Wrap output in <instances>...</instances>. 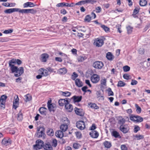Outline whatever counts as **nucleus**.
<instances>
[{"instance_id": "nucleus-58", "label": "nucleus", "mask_w": 150, "mask_h": 150, "mask_svg": "<svg viewBox=\"0 0 150 150\" xmlns=\"http://www.w3.org/2000/svg\"><path fill=\"white\" fill-rule=\"evenodd\" d=\"M8 40V39L7 38H0V41L1 42H7Z\"/></svg>"}, {"instance_id": "nucleus-50", "label": "nucleus", "mask_w": 150, "mask_h": 150, "mask_svg": "<svg viewBox=\"0 0 150 150\" xmlns=\"http://www.w3.org/2000/svg\"><path fill=\"white\" fill-rule=\"evenodd\" d=\"M127 29L128 34H130L132 33L133 29L132 27L130 26H128L127 27Z\"/></svg>"}, {"instance_id": "nucleus-63", "label": "nucleus", "mask_w": 150, "mask_h": 150, "mask_svg": "<svg viewBox=\"0 0 150 150\" xmlns=\"http://www.w3.org/2000/svg\"><path fill=\"white\" fill-rule=\"evenodd\" d=\"M96 12L97 13H100L101 11V8L99 6L97 7L96 8Z\"/></svg>"}, {"instance_id": "nucleus-17", "label": "nucleus", "mask_w": 150, "mask_h": 150, "mask_svg": "<svg viewBox=\"0 0 150 150\" xmlns=\"http://www.w3.org/2000/svg\"><path fill=\"white\" fill-rule=\"evenodd\" d=\"M23 6L24 8H26L28 7H33L35 6V5L32 2H28L24 4Z\"/></svg>"}, {"instance_id": "nucleus-20", "label": "nucleus", "mask_w": 150, "mask_h": 150, "mask_svg": "<svg viewBox=\"0 0 150 150\" xmlns=\"http://www.w3.org/2000/svg\"><path fill=\"white\" fill-rule=\"evenodd\" d=\"M39 73L41 74L44 76H47L48 75V72L46 69H41L39 70Z\"/></svg>"}, {"instance_id": "nucleus-8", "label": "nucleus", "mask_w": 150, "mask_h": 150, "mask_svg": "<svg viewBox=\"0 0 150 150\" xmlns=\"http://www.w3.org/2000/svg\"><path fill=\"white\" fill-rule=\"evenodd\" d=\"M91 80L94 83H97L100 80V77L97 74H93L91 77Z\"/></svg>"}, {"instance_id": "nucleus-31", "label": "nucleus", "mask_w": 150, "mask_h": 150, "mask_svg": "<svg viewBox=\"0 0 150 150\" xmlns=\"http://www.w3.org/2000/svg\"><path fill=\"white\" fill-rule=\"evenodd\" d=\"M112 136H113L116 138H121V137L120 136L119 133L116 131H113L112 133Z\"/></svg>"}, {"instance_id": "nucleus-60", "label": "nucleus", "mask_w": 150, "mask_h": 150, "mask_svg": "<svg viewBox=\"0 0 150 150\" xmlns=\"http://www.w3.org/2000/svg\"><path fill=\"white\" fill-rule=\"evenodd\" d=\"M116 28L117 29L118 31L120 33H121L122 31L121 30V25L119 24H117L116 25Z\"/></svg>"}, {"instance_id": "nucleus-9", "label": "nucleus", "mask_w": 150, "mask_h": 150, "mask_svg": "<svg viewBox=\"0 0 150 150\" xmlns=\"http://www.w3.org/2000/svg\"><path fill=\"white\" fill-rule=\"evenodd\" d=\"M48 108L50 111H54L56 108V105L54 104L51 103V101L49 100L47 103Z\"/></svg>"}, {"instance_id": "nucleus-39", "label": "nucleus", "mask_w": 150, "mask_h": 150, "mask_svg": "<svg viewBox=\"0 0 150 150\" xmlns=\"http://www.w3.org/2000/svg\"><path fill=\"white\" fill-rule=\"evenodd\" d=\"M134 137L136 138H134V139H137V140H139L144 138V136L142 135H138L137 134H136L135 135H134Z\"/></svg>"}, {"instance_id": "nucleus-1", "label": "nucleus", "mask_w": 150, "mask_h": 150, "mask_svg": "<svg viewBox=\"0 0 150 150\" xmlns=\"http://www.w3.org/2000/svg\"><path fill=\"white\" fill-rule=\"evenodd\" d=\"M63 124L60 126V129L63 132L66 131L68 128V126L69 124V121L68 119L64 117L62 119Z\"/></svg>"}, {"instance_id": "nucleus-57", "label": "nucleus", "mask_w": 150, "mask_h": 150, "mask_svg": "<svg viewBox=\"0 0 150 150\" xmlns=\"http://www.w3.org/2000/svg\"><path fill=\"white\" fill-rule=\"evenodd\" d=\"M80 145L77 143H74L73 144V147L75 149H77L79 148Z\"/></svg>"}, {"instance_id": "nucleus-35", "label": "nucleus", "mask_w": 150, "mask_h": 150, "mask_svg": "<svg viewBox=\"0 0 150 150\" xmlns=\"http://www.w3.org/2000/svg\"><path fill=\"white\" fill-rule=\"evenodd\" d=\"M47 108L44 107H41L39 110L41 114L45 115V114Z\"/></svg>"}, {"instance_id": "nucleus-5", "label": "nucleus", "mask_w": 150, "mask_h": 150, "mask_svg": "<svg viewBox=\"0 0 150 150\" xmlns=\"http://www.w3.org/2000/svg\"><path fill=\"white\" fill-rule=\"evenodd\" d=\"M94 44L96 47H100L104 44L103 40L100 38H97L94 40Z\"/></svg>"}, {"instance_id": "nucleus-51", "label": "nucleus", "mask_w": 150, "mask_h": 150, "mask_svg": "<svg viewBox=\"0 0 150 150\" xmlns=\"http://www.w3.org/2000/svg\"><path fill=\"white\" fill-rule=\"evenodd\" d=\"M123 71L125 72H127L129 71L130 67L127 65L124 66L123 67Z\"/></svg>"}, {"instance_id": "nucleus-26", "label": "nucleus", "mask_w": 150, "mask_h": 150, "mask_svg": "<svg viewBox=\"0 0 150 150\" xmlns=\"http://www.w3.org/2000/svg\"><path fill=\"white\" fill-rule=\"evenodd\" d=\"M6 98L7 96L5 95H3L1 96L0 100V102L1 105L4 106V105L5 104Z\"/></svg>"}, {"instance_id": "nucleus-29", "label": "nucleus", "mask_w": 150, "mask_h": 150, "mask_svg": "<svg viewBox=\"0 0 150 150\" xmlns=\"http://www.w3.org/2000/svg\"><path fill=\"white\" fill-rule=\"evenodd\" d=\"M88 107L95 109H97L99 108V107L95 103H88Z\"/></svg>"}, {"instance_id": "nucleus-18", "label": "nucleus", "mask_w": 150, "mask_h": 150, "mask_svg": "<svg viewBox=\"0 0 150 150\" xmlns=\"http://www.w3.org/2000/svg\"><path fill=\"white\" fill-rule=\"evenodd\" d=\"M82 97L81 96H74L71 98V99L73 100L74 103L78 102L80 101L82 99Z\"/></svg>"}, {"instance_id": "nucleus-38", "label": "nucleus", "mask_w": 150, "mask_h": 150, "mask_svg": "<svg viewBox=\"0 0 150 150\" xmlns=\"http://www.w3.org/2000/svg\"><path fill=\"white\" fill-rule=\"evenodd\" d=\"M68 3L65 2L60 3L57 4L56 6L57 7H63L64 6H65L68 7Z\"/></svg>"}, {"instance_id": "nucleus-28", "label": "nucleus", "mask_w": 150, "mask_h": 150, "mask_svg": "<svg viewBox=\"0 0 150 150\" xmlns=\"http://www.w3.org/2000/svg\"><path fill=\"white\" fill-rule=\"evenodd\" d=\"M106 57L108 60L110 61L112 60L114 58V56L110 52H108L107 53Z\"/></svg>"}, {"instance_id": "nucleus-33", "label": "nucleus", "mask_w": 150, "mask_h": 150, "mask_svg": "<svg viewBox=\"0 0 150 150\" xmlns=\"http://www.w3.org/2000/svg\"><path fill=\"white\" fill-rule=\"evenodd\" d=\"M125 122V120L124 118H122L121 116L119 117L118 123L119 124L123 125Z\"/></svg>"}, {"instance_id": "nucleus-52", "label": "nucleus", "mask_w": 150, "mask_h": 150, "mask_svg": "<svg viewBox=\"0 0 150 150\" xmlns=\"http://www.w3.org/2000/svg\"><path fill=\"white\" fill-rule=\"evenodd\" d=\"M107 91L108 92V95L109 96H113L114 95V93L111 90V89L110 88H108L107 89Z\"/></svg>"}, {"instance_id": "nucleus-40", "label": "nucleus", "mask_w": 150, "mask_h": 150, "mask_svg": "<svg viewBox=\"0 0 150 150\" xmlns=\"http://www.w3.org/2000/svg\"><path fill=\"white\" fill-rule=\"evenodd\" d=\"M125 83L122 81H120L118 82L117 86L118 87H123L125 85Z\"/></svg>"}, {"instance_id": "nucleus-36", "label": "nucleus", "mask_w": 150, "mask_h": 150, "mask_svg": "<svg viewBox=\"0 0 150 150\" xmlns=\"http://www.w3.org/2000/svg\"><path fill=\"white\" fill-rule=\"evenodd\" d=\"M137 115H131L129 117L130 119L134 122L136 123L137 119Z\"/></svg>"}, {"instance_id": "nucleus-61", "label": "nucleus", "mask_w": 150, "mask_h": 150, "mask_svg": "<svg viewBox=\"0 0 150 150\" xmlns=\"http://www.w3.org/2000/svg\"><path fill=\"white\" fill-rule=\"evenodd\" d=\"M13 31V30L12 29H8V30H5L3 33L5 34H8L12 33Z\"/></svg>"}, {"instance_id": "nucleus-41", "label": "nucleus", "mask_w": 150, "mask_h": 150, "mask_svg": "<svg viewBox=\"0 0 150 150\" xmlns=\"http://www.w3.org/2000/svg\"><path fill=\"white\" fill-rule=\"evenodd\" d=\"M147 1L146 0H140L139 4L141 6H144L146 5Z\"/></svg>"}, {"instance_id": "nucleus-23", "label": "nucleus", "mask_w": 150, "mask_h": 150, "mask_svg": "<svg viewBox=\"0 0 150 150\" xmlns=\"http://www.w3.org/2000/svg\"><path fill=\"white\" fill-rule=\"evenodd\" d=\"M17 12V8H11L6 10L4 12L6 13H10L13 12Z\"/></svg>"}, {"instance_id": "nucleus-24", "label": "nucleus", "mask_w": 150, "mask_h": 150, "mask_svg": "<svg viewBox=\"0 0 150 150\" xmlns=\"http://www.w3.org/2000/svg\"><path fill=\"white\" fill-rule=\"evenodd\" d=\"M11 141L9 139H4L2 141V144L6 146L11 144Z\"/></svg>"}, {"instance_id": "nucleus-25", "label": "nucleus", "mask_w": 150, "mask_h": 150, "mask_svg": "<svg viewBox=\"0 0 150 150\" xmlns=\"http://www.w3.org/2000/svg\"><path fill=\"white\" fill-rule=\"evenodd\" d=\"M43 148L45 150H52V146L49 144H45L43 146Z\"/></svg>"}, {"instance_id": "nucleus-15", "label": "nucleus", "mask_w": 150, "mask_h": 150, "mask_svg": "<svg viewBox=\"0 0 150 150\" xmlns=\"http://www.w3.org/2000/svg\"><path fill=\"white\" fill-rule=\"evenodd\" d=\"M44 130H43L41 131L40 130V129H39L38 130V132H37V136L38 137H43L44 138H45L44 137Z\"/></svg>"}, {"instance_id": "nucleus-55", "label": "nucleus", "mask_w": 150, "mask_h": 150, "mask_svg": "<svg viewBox=\"0 0 150 150\" xmlns=\"http://www.w3.org/2000/svg\"><path fill=\"white\" fill-rule=\"evenodd\" d=\"M78 76V74L75 72L73 73V74L71 76V79L74 80H75L76 78Z\"/></svg>"}, {"instance_id": "nucleus-59", "label": "nucleus", "mask_w": 150, "mask_h": 150, "mask_svg": "<svg viewBox=\"0 0 150 150\" xmlns=\"http://www.w3.org/2000/svg\"><path fill=\"white\" fill-rule=\"evenodd\" d=\"M47 134L48 135L50 136H53L54 134V132L52 129H50L47 132Z\"/></svg>"}, {"instance_id": "nucleus-2", "label": "nucleus", "mask_w": 150, "mask_h": 150, "mask_svg": "<svg viewBox=\"0 0 150 150\" xmlns=\"http://www.w3.org/2000/svg\"><path fill=\"white\" fill-rule=\"evenodd\" d=\"M43 142L41 140L38 139L36 142V144L33 146V149L36 150H38L43 147Z\"/></svg>"}, {"instance_id": "nucleus-21", "label": "nucleus", "mask_w": 150, "mask_h": 150, "mask_svg": "<svg viewBox=\"0 0 150 150\" xmlns=\"http://www.w3.org/2000/svg\"><path fill=\"white\" fill-rule=\"evenodd\" d=\"M120 130L124 133H126L128 132V129L125 127V125H121L120 127Z\"/></svg>"}, {"instance_id": "nucleus-42", "label": "nucleus", "mask_w": 150, "mask_h": 150, "mask_svg": "<svg viewBox=\"0 0 150 150\" xmlns=\"http://www.w3.org/2000/svg\"><path fill=\"white\" fill-rule=\"evenodd\" d=\"M62 95L65 97H69L71 95V93L68 91L62 92Z\"/></svg>"}, {"instance_id": "nucleus-54", "label": "nucleus", "mask_w": 150, "mask_h": 150, "mask_svg": "<svg viewBox=\"0 0 150 150\" xmlns=\"http://www.w3.org/2000/svg\"><path fill=\"white\" fill-rule=\"evenodd\" d=\"M139 8H135V9L134 10L133 13L132 15L133 17H135V15L139 13Z\"/></svg>"}, {"instance_id": "nucleus-3", "label": "nucleus", "mask_w": 150, "mask_h": 150, "mask_svg": "<svg viewBox=\"0 0 150 150\" xmlns=\"http://www.w3.org/2000/svg\"><path fill=\"white\" fill-rule=\"evenodd\" d=\"M16 59H13L9 61V66L10 68L11 72L15 71L17 69V67L15 66L16 63Z\"/></svg>"}, {"instance_id": "nucleus-16", "label": "nucleus", "mask_w": 150, "mask_h": 150, "mask_svg": "<svg viewBox=\"0 0 150 150\" xmlns=\"http://www.w3.org/2000/svg\"><path fill=\"white\" fill-rule=\"evenodd\" d=\"M89 134L92 138H97L99 136L98 132L95 130L91 131L90 132Z\"/></svg>"}, {"instance_id": "nucleus-45", "label": "nucleus", "mask_w": 150, "mask_h": 150, "mask_svg": "<svg viewBox=\"0 0 150 150\" xmlns=\"http://www.w3.org/2000/svg\"><path fill=\"white\" fill-rule=\"evenodd\" d=\"M91 17L89 15H87L85 17L84 21L85 22H89L91 20Z\"/></svg>"}, {"instance_id": "nucleus-32", "label": "nucleus", "mask_w": 150, "mask_h": 150, "mask_svg": "<svg viewBox=\"0 0 150 150\" xmlns=\"http://www.w3.org/2000/svg\"><path fill=\"white\" fill-rule=\"evenodd\" d=\"M18 11L20 13H28V9H21L19 8H17V12Z\"/></svg>"}, {"instance_id": "nucleus-27", "label": "nucleus", "mask_w": 150, "mask_h": 150, "mask_svg": "<svg viewBox=\"0 0 150 150\" xmlns=\"http://www.w3.org/2000/svg\"><path fill=\"white\" fill-rule=\"evenodd\" d=\"M75 83L76 85L78 87H81L83 85V83L80 79H77L75 80Z\"/></svg>"}, {"instance_id": "nucleus-6", "label": "nucleus", "mask_w": 150, "mask_h": 150, "mask_svg": "<svg viewBox=\"0 0 150 150\" xmlns=\"http://www.w3.org/2000/svg\"><path fill=\"white\" fill-rule=\"evenodd\" d=\"M93 67L96 69H101L103 66V64L100 61H96L93 64Z\"/></svg>"}, {"instance_id": "nucleus-64", "label": "nucleus", "mask_w": 150, "mask_h": 150, "mask_svg": "<svg viewBox=\"0 0 150 150\" xmlns=\"http://www.w3.org/2000/svg\"><path fill=\"white\" fill-rule=\"evenodd\" d=\"M121 150H127V148L125 145H122L121 146Z\"/></svg>"}, {"instance_id": "nucleus-13", "label": "nucleus", "mask_w": 150, "mask_h": 150, "mask_svg": "<svg viewBox=\"0 0 150 150\" xmlns=\"http://www.w3.org/2000/svg\"><path fill=\"white\" fill-rule=\"evenodd\" d=\"M49 55L46 53L42 54L40 56V60L42 62H45L49 57Z\"/></svg>"}, {"instance_id": "nucleus-30", "label": "nucleus", "mask_w": 150, "mask_h": 150, "mask_svg": "<svg viewBox=\"0 0 150 150\" xmlns=\"http://www.w3.org/2000/svg\"><path fill=\"white\" fill-rule=\"evenodd\" d=\"M96 95H97V98H99V99H100L102 100H104V97L103 96V95L101 93L100 91H97L96 92Z\"/></svg>"}, {"instance_id": "nucleus-43", "label": "nucleus", "mask_w": 150, "mask_h": 150, "mask_svg": "<svg viewBox=\"0 0 150 150\" xmlns=\"http://www.w3.org/2000/svg\"><path fill=\"white\" fill-rule=\"evenodd\" d=\"M52 144L53 146L56 147L57 146V140L56 139H52Z\"/></svg>"}, {"instance_id": "nucleus-34", "label": "nucleus", "mask_w": 150, "mask_h": 150, "mask_svg": "<svg viewBox=\"0 0 150 150\" xmlns=\"http://www.w3.org/2000/svg\"><path fill=\"white\" fill-rule=\"evenodd\" d=\"M103 144L105 147L107 148H110L111 146V144L110 142L105 141L103 143Z\"/></svg>"}, {"instance_id": "nucleus-47", "label": "nucleus", "mask_w": 150, "mask_h": 150, "mask_svg": "<svg viewBox=\"0 0 150 150\" xmlns=\"http://www.w3.org/2000/svg\"><path fill=\"white\" fill-rule=\"evenodd\" d=\"M135 106L136 108V111L138 113H140L141 112V108L137 104H135Z\"/></svg>"}, {"instance_id": "nucleus-48", "label": "nucleus", "mask_w": 150, "mask_h": 150, "mask_svg": "<svg viewBox=\"0 0 150 150\" xmlns=\"http://www.w3.org/2000/svg\"><path fill=\"white\" fill-rule=\"evenodd\" d=\"M101 27L106 32H108L109 31L110 28L104 25H102Z\"/></svg>"}, {"instance_id": "nucleus-37", "label": "nucleus", "mask_w": 150, "mask_h": 150, "mask_svg": "<svg viewBox=\"0 0 150 150\" xmlns=\"http://www.w3.org/2000/svg\"><path fill=\"white\" fill-rule=\"evenodd\" d=\"M25 100L26 102L30 101L32 99V97L29 94H27L25 96Z\"/></svg>"}, {"instance_id": "nucleus-22", "label": "nucleus", "mask_w": 150, "mask_h": 150, "mask_svg": "<svg viewBox=\"0 0 150 150\" xmlns=\"http://www.w3.org/2000/svg\"><path fill=\"white\" fill-rule=\"evenodd\" d=\"M67 69L64 67L59 69L57 71L58 73L61 74H64L67 72Z\"/></svg>"}, {"instance_id": "nucleus-62", "label": "nucleus", "mask_w": 150, "mask_h": 150, "mask_svg": "<svg viewBox=\"0 0 150 150\" xmlns=\"http://www.w3.org/2000/svg\"><path fill=\"white\" fill-rule=\"evenodd\" d=\"M123 77L124 79L126 80H128L130 79V76L127 74H124L123 76Z\"/></svg>"}, {"instance_id": "nucleus-53", "label": "nucleus", "mask_w": 150, "mask_h": 150, "mask_svg": "<svg viewBox=\"0 0 150 150\" xmlns=\"http://www.w3.org/2000/svg\"><path fill=\"white\" fill-rule=\"evenodd\" d=\"M106 80L105 79H102L100 81V83L102 86H106Z\"/></svg>"}, {"instance_id": "nucleus-49", "label": "nucleus", "mask_w": 150, "mask_h": 150, "mask_svg": "<svg viewBox=\"0 0 150 150\" xmlns=\"http://www.w3.org/2000/svg\"><path fill=\"white\" fill-rule=\"evenodd\" d=\"M17 119L19 121H21L23 119V115L22 113L20 112L18 115Z\"/></svg>"}, {"instance_id": "nucleus-12", "label": "nucleus", "mask_w": 150, "mask_h": 150, "mask_svg": "<svg viewBox=\"0 0 150 150\" xmlns=\"http://www.w3.org/2000/svg\"><path fill=\"white\" fill-rule=\"evenodd\" d=\"M74 110L76 114L80 116H82L84 114V112L81 109L76 107L74 108Z\"/></svg>"}, {"instance_id": "nucleus-19", "label": "nucleus", "mask_w": 150, "mask_h": 150, "mask_svg": "<svg viewBox=\"0 0 150 150\" xmlns=\"http://www.w3.org/2000/svg\"><path fill=\"white\" fill-rule=\"evenodd\" d=\"M56 136L58 138H62L64 136L63 131L61 130L57 131L55 133Z\"/></svg>"}, {"instance_id": "nucleus-44", "label": "nucleus", "mask_w": 150, "mask_h": 150, "mask_svg": "<svg viewBox=\"0 0 150 150\" xmlns=\"http://www.w3.org/2000/svg\"><path fill=\"white\" fill-rule=\"evenodd\" d=\"M86 59V57L85 56H79L77 58L79 62H82L84 61Z\"/></svg>"}, {"instance_id": "nucleus-10", "label": "nucleus", "mask_w": 150, "mask_h": 150, "mask_svg": "<svg viewBox=\"0 0 150 150\" xmlns=\"http://www.w3.org/2000/svg\"><path fill=\"white\" fill-rule=\"evenodd\" d=\"M19 99L18 95H16L14 97V100L13 102V107L15 109H16L18 106V105Z\"/></svg>"}, {"instance_id": "nucleus-14", "label": "nucleus", "mask_w": 150, "mask_h": 150, "mask_svg": "<svg viewBox=\"0 0 150 150\" xmlns=\"http://www.w3.org/2000/svg\"><path fill=\"white\" fill-rule=\"evenodd\" d=\"M69 103V102H68L65 105V108L68 112H71L73 110V108L72 105L70 104Z\"/></svg>"}, {"instance_id": "nucleus-46", "label": "nucleus", "mask_w": 150, "mask_h": 150, "mask_svg": "<svg viewBox=\"0 0 150 150\" xmlns=\"http://www.w3.org/2000/svg\"><path fill=\"white\" fill-rule=\"evenodd\" d=\"M137 119L136 120V123L141 122L143 121V118L137 115Z\"/></svg>"}, {"instance_id": "nucleus-7", "label": "nucleus", "mask_w": 150, "mask_h": 150, "mask_svg": "<svg viewBox=\"0 0 150 150\" xmlns=\"http://www.w3.org/2000/svg\"><path fill=\"white\" fill-rule=\"evenodd\" d=\"M77 127L81 130H83L85 128V124L84 122L82 121H79L76 123Z\"/></svg>"}, {"instance_id": "nucleus-56", "label": "nucleus", "mask_w": 150, "mask_h": 150, "mask_svg": "<svg viewBox=\"0 0 150 150\" xmlns=\"http://www.w3.org/2000/svg\"><path fill=\"white\" fill-rule=\"evenodd\" d=\"M37 12L36 10L33 9H28V13H31L32 14H35Z\"/></svg>"}, {"instance_id": "nucleus-4", "label": "nucleus", "mask_w": 150, "mask_h": 150, "mask_svg": "<svg viewBox=\"0 0 150 150\" xmlns=\"http://www.w3.org/2000/svg\"><path fill=\"white\" fill-rule=\"evenodd\" d=\"M12 73H15L14 75L16 77H18L21 76L24 73L23 68L22 67H20L18 68L17 67V69L16 71L13 72H12Z\"/></svg>"}, {"instance_id": "nucleus-11", "label": "nucleus", "mask_w": 150, "mask_h": 150, "mask_svg": "<svg viewBox=\"0 0 150 150\" xmlns=\"http://www.w3.org/2000/svg\"><path fill=\"white\" fill-rule=\"evenodd\" d=\"M69 99L67 98L60 99L58 102L59 105L61 106H63L64 105H65L68 102H69Z\"/></svg>"}]
</instances>
